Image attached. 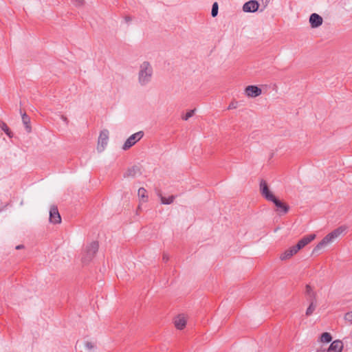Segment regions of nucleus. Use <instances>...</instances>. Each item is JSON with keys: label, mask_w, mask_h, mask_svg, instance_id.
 I'll list each match as a JSON object with an SVG mask.
<instances>
[{"label": "nucleus", "mask_w": 352, "mask_h": 352, "mask_svg": "<svg viewBox=\"0 0 352 352\" xmlns=\"http://www.w3.org/2000/svg\"><path fill=\"white\" fill-rule=\"evenodd\" d=\"M316 300H310V305L306 310V316H311L316 309Z\"/></svg>", "instance_id": "nucleus-19"}, {"label": "nucleus", "mask_w": 352, "mask_h": 352, "mask_svg": "<svg viewBox=\"0 0 352 352\" xmlns=\"http://www.w3.org/2000/svg\"><path fill=\"white\" fill-rule=\"evenodd\" d=\"M76 7H81L85 4V0H71Z\"/></svg>", "instance_id": "nucleus-26"}, {"label": "nucleus", "mask_w": 352, "mask_h": 352, "mask_svg": "<svg viewBox=\"0 0 352 352\" xmlns=\"http://www.w3.org/2000/svg\"><path fill=\"white\" fill-rule=\"evenodd\" d=\"M0 126H1V129L6 133V135H8L9 137H12V133H11L8 126H7V124L5 122H1L0 124Z\"/></svg>", "instance_id": "nucleus-23"}, {"label": "nucleus", "mask_w": 352, "mask_h": 352, "mask_svg": "<svg viewBox=\"0 0 352 352\" xmlns=\"http://www.w3.org/2000/svg\"><path fill=\"white\" fill-rule=\"evenodd\" d=\"M61 119H62L65 122H66V123H67V122H68V120H67V118L65 116H61Z\"/></svg>", "instance_id": "nucleus-32"}, {"label": "nucleus", "mask_w": 352, "mask_h": 352, "mask_svg": "<svg viewBox=\"0 0 352 352\" xmlns=\"http://www.w3.org/2000/svg\"><path fill=\"white\" fill-rule=\"evenodd\" d=\"M186 324V320L184 316H178L175 320V325L178 329H183Z\"/></svg>", "instance_id": "nucleus-14"}, {"label": "nucleus", "mask_w": 352, "mask_h": 352, "mask_svg": "<svg viewBox=\"0 0 352 352\" xmlns=\"http://www.w3.org/2000/svg\"><path fill=\"white\" fill-rule=\"evenodd\" d=\"M109 140V131L107 130H103L100 132L98 137L97 150L99 152H102L104 150L107 145Z\"/></svg>", "instance_id": "nucleus-5"}, {"label": "nucleus", "mask_w": 352, "mask_h": 352, "mask_svg": "<svg viewBox=\"0 0 352 352\" xmlns=\"http://www.w3.org/2000/svg\"><path fill=\"white\" fill-rule=\"evenodd\" d=\"M259 7L258 1L255 0H251L246 2L243 6V10L245 12H254Z\"/></svg>", "instance_id": "nucleus-9"}, {"label": "nucleus", "mask_w": 352, "mask_h": 352, "mask_svg": "<svg viewBox=\"0 0 352 352\" xmlns=\"http://www.w3.org/2000/svg\"><path fill=\"white\" fill-rule=\"evenodd\" d=\"M85 347L88 349V350H92L94 347H95V344L91 342H85Z\"/></svg>", "instance_id": "nucleus-29"}, {"label": "nucleus", "mask_w": 352, "mask_h": 352, "mask_svg": "<svg viewBox=\"0 0 352 352\" xmlns=\"http://www.w3.org/2000/svg\"><path fill=\"white\" fill-rule=\"evenodd\" d=\"M140 173V169L138 166H133L128 169L126 173L124 174V177H134L137 175V174Z\"/></svg>", "instance_id": "nucleus-16"}, {"label": "nucleus", "mask_w": 352, "mask_h": 352, "mask_svg": "<svg viewBox=\"0 0 352 352\" xmlns=\"http://www.w3.org/2000/svg\"><path fill=\"white\" fill-rule=\"evenodd\" d=\"M296 250L298 252L300 250L303 248L305 245L303 244L302 242L300 240L296 245H294Z\"/></svg>", "instance_id": "nucleus-28"}, {"label": "nucleus", "mask_w": 352, "mask_h": 352, "mask_svg": "<svg viewBox=\"0 0 352 352\" xmlns=\"http://www.w3.org/2000/svg\"><path fill=\"white\" fill-rule=\"evenodd\" d=\"M245 93L248 97L255 98L260 96L262 93L261 89L255 85H249L246 87Z\"/></svg>", "instance_id": "nucleus-8"}, {"label": "nucleus", "mask_w": 352, "mask_h": 352, "mask_svg": "<svg viewBox=\"0 0 352 352\" xmlns=\"http://www.w3.org/2000/svg\"><path fill=\"white\" fill-rule=\"evenodd\" d=\"M331 339H332V338H331V334L327 332H324V333H322V335L320 336V340L322 342L329 343L331 341Z\"/></svg>", "instance_id": "nucleus-21"}, {"label": "nucleus", "mask_w": 352, "mask_h": 352, "mask_svg": "<svg viewBox=\"0 0 352 352\" xmlns=\"http://www.w3.org/2000/svg\"><path fill=\"white\" fill-rule=\"evenodd\" d=\"M124 20H125L126 22L128 23V22L131 21V17L129 16H126L124 17Z\"/></svg>", "instance_id": "nucleus-30"}, {"label": "nucleus", "mask_w": 352, "mask_h": 352, "mask_svg": "<svg viewBox=\"0 0 352 352\" xmlns=\"http://www.w3.org/2000/svg\"><path fill=\"white\" fill-rule=\"evenodd\" d=\"M23 248H24V246L23 245H19L16 247V249L21 250V249H23Z\"/></svg>", "instance_id": "nucleus-34"}, {"label": "nucleus", "mask_w": 352, "mask_h": 352, "mask_svg": "<svg viewBox=\"0 0 352 352\" xmlns=\"http://www.w3.org/2000/svg\"><path fill=\"white\" fill-rule=\"evenodd\" d=\"M144 136V132L140 131L131 135L124 143L122 149L124 151L128 150L133 146L137 142L140 140Z\"/></svg>", "instance_id": "nucleus-4"}, {"label": "nucleus", "mask_w": 352, "mask_h": 352, "mask_svg": "<svg viewBox=\"0 0 352 352\" xmlns=\"http://www.w3.org/2000/svg\"><path fill=\"white\" fill-rule=\"evenodd\" d=\"M218 14V4L217 2L214 3L212 7L211 14L213 17L216 16Z\"/></svg>", "instance_id": "nucleus-24"}, {"label": "nucleus", "mask_w": 352, "mask_h": 352, "mask_svg": "<svg viewBox=\"0 0 352 352\" xmlns=\"http://www.w3.org/2000/svg\"><path fill=\"white\" fill-rule=\"evenodd\" d=\"M346 228L344 226H340L335 229L327 235H326L322 241L314 248L313 253L317 252L324 246L333 242L337 238H338L345 230Z\"/></svg>", "instance_id": "nucleus-2"}, {"label": "nucleus", "mask_w": 352, "mask_h": 352, "mask_svg": "<svg viewBox=\"0 0 352 352\" xmlns=\"http://www.w3.org/2000/svg\"><path fill=\"white\" fill-rule=\"evenodd\" d=\"M277 208V211L280 214H285L288 212L289 207L285 203L280 201L276 197L272 201Z\"/></svg>", "instance_id": "nucleus-10"}, {"label": "nucleus", "mask_w": 352, "mask_h": 352, "mask_svg": "<svg viewBox=\"0 0 352 352\" xmlns=\"http://www.w3.org/2000/svg\"><path fill=\"white\" fill-rule=\"evenodd\" d=\"M316 238L315 234H309L302 237L300 241L306 246Z\"/></svg>", "instance_id": "nucleus-20"}, {"label": "nucleus", "mask_w": 352, "mask_h": 352, "mask_svg": "<svg viewBox=\"0 0 352 352\" xmlns=\"http://www.w3.org/2000/svg\"><path fill=\"white\" fill-rule=\"evenodd\" d=\"M50 221L52 223H60L61 217L56 206H52L50 210Z\"/></svg>", "instance_id": "nucleus-7"}, {"label": "nucleus", "mask_w": 352, "mask_h": 352, "mask_svg": "<svg viewBox=\"0 0 352 352\" xmlns=\"http://www.w3.org/2000/svg\"><path fill=\"white\" fill-rule=\"evenodd\" d=\"M343 349V343L342 341L337 340H334L330 344L328 352H342Z\"/></svg>", "instance_id": "nucleus-12"}, {"label": "nucleus", "mask_w": 352, "mask_h": 352, "mask_svg": "<svg viewBox=\"0 0 352 352\" xmlns=\"http://www.w3.org/2000/svg\"><path fill=\"white\" fill-rule=\"evenodd\" d=\"M163 258V261H167L168 260V256L166 254H164L163 255V258Z\"/></svg>", "instance_id": "nucleus-31"}, {"label": "nucleus", "mask_w": 352, "mask_h": 352, "mask_svg": "<svg viewBox=\"0 0 352 352\" xmlns=\"http://www.w3.org/2000/svg\"><path fill=\"white\" fill-rule=\"evenodd\" d=\"M235 107L236 106L233 103H231L228 107V109H234Z\"/></svg>", "instance_id": "nucleus-33"}, {"label": "nucleus", "mask_w": 352, "mask_h": 352, "mask_svg": "<svg viewBox=\"0 0 352 352\" xmlns=\"http://www.w3.org/2000/svg\"><path fill=\"white\" fill-rule=\"evenodd\" d=\"M344 319L350 323H352V311L347 312L344 315Z\"/></svg>", "instance_id": "nucleus-27"}, {"label": "nucleus", "mask_w": 352, "mask_h": 352, "mask_svg": "<svg viewBox=\"0 0 352 352\" xmlns=\"http://www.w3.org/2000/svg\"><path fill=\"white\" fill-rule=\"evenodd\" d=\"M195 109L190 110L188 111L184 116H182V119L184 120H188L190 118H191L195 113Z\"/></svg>", "instance_id": "nucleus-25"}, {"label": "nucleus", "mask_w": 352, "mask_h": 352, "mask_svg": "<svg viewBox=\"0 0 352 352\" xmlns=\"http://www.w3.org/2000/svg\"><path fill=\"white\" fill-rule=\"evenodd\" d=\"M138 195L143 202H146L148 201L147 192L144 188H140L138 189Z\"/></svg>", "instance_id": "nucleus-17"}, {"label": "nucleus", "mask_w": 352, "mask_h": 352, "mask_svg": "<svg viewBox=\"0 0 352 352\" xmlns=\"http://www.w3.org/2000/svg\"><path fill=\"white\" fill-rule=\"evenodd\" d=\"M298 252L294 246L289 248L286 250L280 256V260H287L290 258L293 255L296 254Z\"/></svg>", "instance_id": "nucleus-13"}, {"label": "nucleus", "mask_w": 352, "mask_h": 352, "mask_svg": "<svg viewBox=\"0 0 352 352\" xmlns=\"http://www.w3.org/2000/svg\"><path fill=\"white\" fill-rule=\"evenodd\" d=\"M98 243L96 241L91 242L89 245H88L82 254V262L85 264L89 263L93 258L95 256V254L98 250Z\"/></svg>", "instance_id": "nucleus-3"}, {"label": "nucleus", "mask_w": 352, "mask_h": 352, "mask_svg": "<svg viewBox=\"0 0 352 352\" xmlns=\"http://www.w3.org/2000/svg\"><path fill=\"white\" fill-rule=\"evenodd\" d=\"M153 67L148 61H144L140 65L138 72V82L141 86L147 85L153 77Z\"/></svg>", "instance_id": "nucleus-1"}, {"label": "nucleus", "mask_w": 352, "mask_h": 352, "mask_svg": "<svg viewBox=\"0 0 352 352\" xmlns=\"http://www.w3.org/2000/svg\"><path fill=\"white\" fill-rule=\"evenodd\" d=\"M323 19L322 16L316 13H313L309 16V23L312 28H316L322 24Z\"/></svg>", "instance_id": "nucleus-11"}, {"label": "nucleus", "mask_w": 352, "mask_h": 352, "mask_svg": "<svg viewBox=\"0 0 352 352\" xmlns=\"http://www.w3.org/2000/svg\"><path fill=\"white\" fill-rule=\"evenodd\" d=\"M306 294L309 296V300H316V294L314 292L311 287L309 285H306Z\"/></svg>", "instance_id": "nucleus-18"}, {"label": "nucleus", "mask_w": 352, "mask_h": 352, "mask_svg": "<svg viewBox=\"0 0 352 352\" xmlns=\"http://www.w3.org/2000/svg\"><path fill=\"white\" fill-rule=\"evenodd\" d=\"M161 202L163 204H170L175 199V196H170L168 198H166L160 195Z\"/></svg>", "instance_id": "nucleus-22"}, {"label": "nucleus", "mask_w": 352, "mask_h": 352, "mask_svg": "<svg viewBox=\"0 0 352 352\" xmlns=\"http://www.w3.org/2000/svg\"><path fill=\"white\" fill-rule=\"evenodd\" d=\"M260 191L262 196L267 201H272L275 198L265 180H261L260 182Z\"/></svg>", "instance_id": "nucleus-6"}, {"label": "nucleus", "mask_w": 352, "mask_h": 352, "mask_svg": "<svg viewBox=\"0 0 352 352\" xmlns=\"http://www.w3.org/2000/svg\"><path fill=\"white\" fill-rule=\"evenodd\" d=\"M22 117V122L25 126V130L28 133H30L32 131V127L30 125V117L25 113H23L21 115Z\"/></svg>", "instance_id": "nucleus-15"}]
</instances>
